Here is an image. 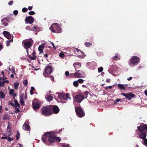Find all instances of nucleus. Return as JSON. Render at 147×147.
<instances>
[{
    "label": "nucleus",
    "instance_id": "f257e3e1",
    "mask_svg": "<svg viewBox=\"0 0 147 147\" xmlns=\"http://www.w3.org/2000/svg\"><path fill=\"white\" fill-rule=\"evenodd\" d=\"M42 114L44 116H48L52 113V108L50 106L43 107L41 109Z\"/></svg>",
    "mask_w": 147,
    "mask_h": 147
},
{
    "label": "nucleus",
    "instance_id": "f03ea898",
    "mask_svg": "<svg viewBox=\"0 0 147 147\" xmlns=\"http://www.w3.org/2000/svg\"><path fill=\"white\" fill-rule=\"evenodd\" d=\"M50 30L54 33H60L61 32V28L57 23H54L50 27Z\"/></svg>",
    "mask_w": 147,
    "mask_h": 147
},
{
    "label": "nucleus",
    "instance_id": "7ed1b4c3",
    "mask_svg": "<svg viewBox=\"0 0 147 147\" xmlns=\"http://www.w3.org/2000/svg\"><path fill=\"white\" fill-rule=\"evenodd\" d=\"M33 43V42L32 40L25 41L24 43V47L26 50V51L28 55V49L31 48Z\"/></svg>",
    "mask_w": 147,
    "mask_h": 147
},
{
    "label": "nucleus",
    "instance_id": "20e7f679",
    "mask_svg": "<svg viewBox=\"0 0 147 147\" xmlns=\"http://www.w3.org/2000/svg\"><path fill=\"white\" fill-rule=\"evenodd\" d=\"M53 71V67L49 65H47L45 68V71L43 73L44 76L46 78L48 77L47 75L51 73Z\"/></svg>",
    "mask_w": 147,
    "mask_h": 147
},
{
    "label": "nucleus",
    "instance_id": "39448f33",
    "mask_svg": "<svg viewBox=\"0 0 147 147\" xmlns=\"http://www.w3.org/2000/svg\"><path fill=\"white\" fill-rule=\"evenodd\" d=\"M75 111L77 116L79 117H82L85 115V113L82 109L80 107L75 108Z\"/></svg>",
    "mask_w": 147,
    "mask_h": 147
},
{
    "label": "nucleus",
    "instance_id": "423d86ee",
    "mask_svg": "<svg viewBox=\"0 0 147 147\" xmlns=\"http://www.w3.org/2000/svg\"><path fill=\"white\" fill-rule=\"evenodd\" d=\"M73 51L75 54L78 55V57L80 58H83L84 57V56L82 55L84 54L79 49L76 48H74L73 49Z\"/></svg>",
    "mask_w": 147,
    "mask_h": 147
},
{
    "label": "nucleus",
    "instance_id": "0eeeda50",
    "mask_svg": "<svg viewBox=\"0 0 147 147\" xmlns=\"http://www.w3.org/2000/svg\"><path fill=\"white\" fill-rule=\"evenodd\" d=\"M65 92H60L58 94V97L61 99H63L66 100L67 98H70L69 95V93L65 94Z\"/></svg>",
    "mask_w": 147,
    "mask_h": 147
},
{
    "label": "nucleus",
    "instance_id": "6e6552de",
    "mask_svg": "<svg viewBox=\"0 0 147 147\" xmlns=\"http://www.w3.org/2000/svg\"><path fill=\"white\" fill-rule=\"evenodd\" d=\"M130 61L132 64H137L140 62L139 58L136 56H133L130 59Z\"/></svg>",
    "mask_w": 147,
    "mask_h": 147
},
{
    "label": "nucleus",
    "instance_id": "1a4fd4ad",
    "mask_svg": "<svg viewBox=\"0 0 147 147\" xmlns=\"http://www.w3.org/2000/svg\"><path fill=\"white\" fill-rule=\"evenodd\" d=\"M32 106L34 110L38 109L40 107L39 102L36 99H34L33 100Z\"/></svg>",
    "mask_w": 147,
    "mask_h": 147
},
{
    "label": "nucleus",
    "instance_id": "9d476101",
    "mask_svg": "<svg viewBox=\"0 0 147 147\" xmlns=\"http://www.w3.org/2000/svg\"><path fill=\"white\" fill-rule=\"evenodd\" d=\"M138 129L140 131L147 132V125L145 124L141 125L138 127Z\"/></svg>",
    "mask_w": 147,
    "mask_h": 147
},
{
    "label": "nucleus",
    "instance_id": "9b49d317",
    "mask_svg": "<svg viewBox=\"0 0 147 147\" xmlns=\"http://www.w3.org/2000/svg\"><path fill=\"white\" fill-rule=\"evenodd\" d=\"M117 86L118 88L121 90L126 91L129 89V88L128 87V85L127 84H118Z\"/></svg>",
    "mask_w": 147,
    "mask_h": 147
},
{
    "label": "nucleus",
    "instance_id": "f8f14e48",
    "mask_svg": "<svg viewBox=\"0 0 147 147\" xmlns=\"http://www.w3.org/2000/svg\"><path fill=\"white\" fill-rule=\"evenodd\" d=\"M55 136L54 135L50 132L49 133V137L48 141L51 143H54L55 141Z\"/></svg>",
    "mask_w": 147,
    "mask_h": 147
},
{
    "label": "nucleus",
    "instance_id": "ddd939ff",
    "mask_svg": "<svg viewBox=\"0 0 147 147\" xmlns=\"http://www.w3.org/2000/svg\"><path fill=\"white\" fill-rule=\"evenodd\" d=\"M26 23L32 24L34 21V18L31 16L27 17L25 19Z\"/></svg>",
    "mask_w": 147,
    "mask_h": 147
},
{
    "label": "nucleus",
    "instance_id": "4468645a",
    "mask_svg": "<svg viewBox=\"0 0 147 147\" xmlns=\"http://www.w3.org/2000/svg\"><path fill=\"white\" fill-rule=\"evenodd\" d=\"M121 94L125 96L126 98L129 100H131L132 98L134 97L135 96L134 94H133L131 93L126 94L122 93H121Z\"/></svg>",
    "mask_w": 147,
    "mask_h": 147
},
{
    "label": "nucleus",
    "instance_id": "2eb2a0df",
    "mask_svg": "<svg viewBox=\"0 0 147 147\" xmlns=\"http://www.w3.org/2000/svg\"><path fill=\"white\" fill-rule=\"evenodd\" d=\"M49 132H47L45 133L42 136V140L43 143H46L47 142V139L49 138Z\"/></svg>",
    "mask_w": 147,
    "mask_h": 147
},
{
    "label": "nucleus",
    "instance_id": "dca6fc26",
    "mask_svg": "<svg viewBox=\"0 0 147 147\" xmlns=\"http://www.w3.org/2000/svg\"><path fill=\"white\" fill-rule=\"evenodd\" d=\"M73 65L75 69L77 71L79 72L80 71V70H78L81 66V64L80 63L78 62H75L73 64Z\"/></svg>",
    "mask_w": 147,
    "mask_h": 147
},
{
    "label": "nucleus",
    "instance_id": "f3484780",
    "mask_svg": "<svg viewBox=\"0 0 147 147\" xmlns=\"http://www.w3.org/2000/svg\"><path fill=\"white\" fill-rule=\"evenodd\" d=\"M140 134L138 135V137L140 139H144L146 138V133L147 132L145 131H140Z\"/></svg>",
    "mask_w": 147,
    "mask_h": 147
},
{
    "label": "nucleus",
    "instance_id": "a211bd4d",
    "mask_svg": "<svg viewBox=\"0 0 147 147\" xmlns=\"http://www.w3.org/2000/svg\"><path fill=\"white\" fill-rule=\"evenodd\" d=\"M84 97L81 95H78L76 96V99L77 102L80 103L84 99Z\"/></svg>",
    "mask_w": 147,
    "mask_h": 147
},
{
    "label": "nucleus",
    "instance_id": "6ab92c4d",
    "mask_svg": "<svg viewBox=\"0 0 147 147\" xmlns=\"http://www.w3.org/2000/svg\"><path fill=\"white\" fill-rule=\"evenodd\" d=\"M3 78V77L0 78V86L3 87L5 85L4 84L5 83H8L9 81L8 80H5V78H3L2 81L1 79Z\"/></svg>",
    "mask_w": 147,
    "mask_h": 147
},
{
    "label": "nucleus",
    "instance_id": "aec40b11",
    "mask_svg": "<svg viewBox=\"0 0 147 147\" xmlns=\"http://www.w3.org/2000/svg\"><path fill=\"white\" fill-rule=\"evenodd\" d=\"M53 113L55 114L58 113L59 111L58 107L56 105H54L52 108Z\"/></svg>",
    "mask_w": 147,
    "mask_h": 147
},
{
    "label": "nucleus",
    "instance_id": "412c9836",
    "mask_svg": "<svg viewBox=\"0 0 147 147\" xmlns=\"http://www.w3.org/2000/svg\"><path fill=\"white\" fill-rule=\"evenodd\" d=\"M4 36L7 39H9L11 37V34L10 33L7 31H4L3 32Z\"/></svg>",
    "mask_w": 147,
    "mask_h": 147
},
{
    "label": "nucleus",
    "instance_id": "4be33fe9",
    "mask_svg": "<svg viewBox=\"0 0 147 147\" xmlns=\"http://www.w3.org/2000/svg\"><path fill=\"white\" fill-rule=\"evenodd\" d=\"M81 73H79L78 72H76L74 73V77L76 78H82V74L84 73V72L83 71H80Z\"/></svg>",
    "mask_w": 147,
    "mask_h": 147
},
{
    "label": "nucleus",
    "instance_id": "5701e85b",
    "mask_svg": "<svg viewBox=\"0 0 147 147\" xmlns=\"http://www.w3.org/2000/svg\"><path fill=\"white\" fill-rule=\"evenodd\" d=\"M40 28L37 26H34L31 28V30L38 32L40 30Z\"/></svg>",
    "mask_w": 147,
    "mask_h": 147
},
{
    "label": "nucleus",
    "instance_id": "b1692460",
    "mask_svg": "<svg viewBox=\"0 0 147 147\" xmlns=\"http://www.w3.org/2000/svg\"><path fill=\"white\" fill-rule=\"evenodd\" d=\"M22 129L28 131L30 129V126L28 124L24 123L23 125Z\"/></svg>",
    "mask_w": 147,
    "mask_h": 147
},
{
    "label": "nucleus",
    "instance_id": "393cba45",
    "mask_svg": "<svg viewBox=\"0 0 147 147\" xmlns=\"http://www.w3.org/2000/svg\"><path fill=\"white\" fill-rule=\"evenodd\" d=\"M45 98L48 101H50L52 100L53 97L51 95H47L45 96Z\"/></svg>",
    "mask_w": 147,
    "mask_h": 147
},
{
    "label": "nucleus",
    "instance_id": "a878e982",
    "mask_svg": "<svg viewBox=\"0 0 147 147\" xmlns=\"http://www.w3.org/2000/svg\"><path fill=\"white\" fill-rule=\"evenodd\" d=\"M32 55L33 57L31 56L30 55H28V57L32 60H35L36 58V56L35 55V52L34 51L32 53Z\"/></svg>",
    "mask_w": 147,
    "mask_h": 147
},
{
    "label": "nucleus",
    "instance_id": "bb28decb",
    "mask_svg": "<svg viewBox=\"0 0 147 147\" xmlns=\"http://www.w3.org/2000/svg\"><path fill=\"white\" fill-rule=\"evenodd\" d=\"M44 47V45L42 44L40 45L38 48V50L40 52V53L43 52V51Z\"/></svg>",
    "mask_w": 147,
    "mask_h": 147
},
{
    "label": "nucleus",
    "instance_id": "cd10ccee",
    "mask_svg": "<svg viewBox=\"0 0 147 147\" xmlns=\"http://www.w3.org/2000/svg\"><path fill=\"white\" fill-rule=\"evenodd\" d=\"M113 59L116 61L119 60L120 59L119 55L118 54H116L115 56L112 57Z\"/></svg>",
    "mask_w": 147,
    "mask_h": 147
},
{
    "label": "nucleus",
    "instance_id": "c85d7f7f",
    "mask_svg": "<svg viewBox=\"0 0 147 147\" xmlns=\"http://www.w3.org/2000/svg\"><path fill=\"white\" fill-rule=\"evenodd\" d=\"M9 117L8 114H5L3 115V120H7L9 119Z\"/></svg>",
    "mask_w": 147,
    "mask_h": 147
},
{
    "label": "nucleus",
    "instance_id": "c756f323",
    "mask_svg": "<svg viewBox=\"0 0 147 147\" xmlns=\"http://www.w3.org/2000/svg\"><path fill=\"white\" fill-rule=\"evenodd\" d=\"M14 101L15 104V107H14L16 109L17 107H20V105L18 103L17 100H15Z\"/></svg>",
    "mask_w": 147,
    "mask_h": 147
},
{
    "label": "nucleus",
    "instance_id": "7c9ffc66",
    "mask_svg": "<svg viewBox=\"0 0 147 147\" xmlns=\"http://www.w3.org/2000/svg\"><path fill=\"white\" fill-rule=\"evenodd\" d=\"M4 19H2L1 20L2 23V25H4L5 26H7L8 25V23L7 22L4 21Z\"/></svg>",
    "mask_w": 147,
    "mask_h": 147
},
{
    "label": "nucleus",
    "instance_id": "2f4dec72",
    "mask_svg": "<svg viewBox=\"0 0 147 147\" xmlns=\"http://www.w3.org/2000/svg\"><path fill=\"white\" fill-rule=\"evenodd\" d=\"M142 140L143 141H142V142L143 144L147 146V139L145 138Z\"/></svg>",
    "mask_w": 147,
    "mask_h": 147
},
{
    "label": "nucleus",
    "instance_id": "473e14b6",
    "mask_svg": "<svg viewBox=\"0 0 147 147\" xmlns=\"http://www.w3.org/2000/svg\"><path fill=\"white\" fill-rule=\"evenodd\" d=\"M87 47H88L92 46V44L89 42H85L84 44Z\"/></svg>",
    "mask_w": 147,
    "mask_h": 147
},
{
    "label": "nucleus",
    "instance_id": "72a5a7b5",
    "mask_svg": "<svg viewBox=\"0 0 147 147\" xmlns=\"http://www.w3.org/2000/svg\"><path fill=\"white\" fill-rule=\"evenodd\" d=\"M19 85V83L18 82H15L14 83V86L16 89H17Z\"/></svg>",
    "mask_w": 147,
    "mask_h": 147
},
{
    "label": "nucleus",
    "instance_id": "f704fd0d",
    "mask_svg": "<svg viewBox=\"0 0 147 147\" xmlns=\"http://www.w3.org/2000/svg\"><path fill=\"white\" fill-rule=\"evenodd\" d=\"M9 123H8L7 129V133L11 132V127L9 126Z\"/></svg>",
    "mask_w": 147,
    "mask_h": 147
},
{
    "label": "nucleus",
    "instance_id": "c9c22d12",
    "mask_svg": "<svg viewBox=\"0 0 147 147\" xmlns=\"http://www.w3.org/2000/svg\"><path fill=\"white\" fill-rule=\"evenodd\" d=\"M73 85L74 86H75L76 87H78V85H79V84H78V81H74L73 82Z\"/></svg>",
    "mask_w": 147,
    "mask_h": 147
},
{
    "label": "nucleus",
    "instance_id": "e433bc0d",
    "mask_svg": "<svg viewBox=\"0 0 147 147\" xmlns=\"http://www.w3.org/2000/svg\"><path fill=\"white\" fill-rule=\"evenodd\" d=\"M2 19H4V21L8 22L9 21V18L8 17L3 18Z\"/></svg>",
    "mask_w": 147,
    "mask_h": 147
},
{
    "label": "nucleus",
    "instance_id": "4c0bfd02",
    "mask_svg": "<svg viewBox=\"0 0 147 147\" xmlns=\"http://www.w3.org/2000/svg\"><path fill=\"white\" fill-rule=\"evenodd\" d=\"M5 96V95L4 94L3 92H0V98H4Z\"/></svg>",
    "mask_w": 147,
    "mask_h": 147
},
{
    "label": "nucleus",
    "instance_id": "58836bf2",
    "mask_svg": "<svg viewBox=\"0 0 147 147\" xmlns=\"http://www.w3.org/2000/svg\"><path fill=\"white\" fill-rule=\"evenodd\" d=\"M20 136V133L18 131L17 132V134H16V140H18L19 139Z\"/></svg>",
    "mask_w": 147,
    "mask_h": 147
},
{
    "label": "nucleus",
    "instance_id": "ea45409f",
    "mask_svg": "<svg viewBox=\"0 0 147 147\" xmlns=\"http://www.w3.org/2000/svg\"><path fill=\"white\" fill-rule=\"evenodd\" d=\"M9 94L13 96V98H15V97L16 96L17 94L16 93L14 92H9Z\"/></svg>",
    "mask_w": 147,
    "mask_h": 147
},
{
    "label": "nucleus",
    "instance_id": "a19ab883",
    "mask_svg": "<svg viewBox=\"0 0 147 147\" xmlns=\"http://www.w3.org/2000/svg\"><path fill=\"white\" fill-rule=\"evenodd\" d=\"M24 99H20V102L21 104V105H22L24 106Z\"/></svg>",
    "mask_w": 147,
    "mask_h": 147
},
{
    "label": "nucleus",
    "instance_id": "79ce46f5",
    "mask_svg": "<svg viewBox=\"0 0 147 147\" xmlns=\"http://www.w3.org/2000/svg\"><path fill=\"white\" fill-rule=\"evenodd\" d=\"M103 70V68L102 67H100L98 69V71L99 72H101Z\"/></svg>",
    "mask_w": 147,
    "mask_h": 147
},
{
    "label": "nucleus",
    "instance_id": "37998d69",
    "mask_svg": "<svg viewBox=\"0 0 147 147\" xmlns=\"http://www.w3.org/2000/svg\"><path fill=\"white\" fill-rule=\"evenodd\" d=\"M84 80L81 79H80L78 80V83H79L80 84H82L83 83Z\"/></svg>",
    "mask_w": 147,
    "mask_h": 147
},
{
    "label": "nucleus",
    "instance_id": "c03bdc74",
    "mask_svg": "<svg viewBox=\"0 0 147 147\" xmlns=\"http://www.w3.org/2000/svg\"><path fill=\"white\" fill-rule=\"evenodd\" d=\"M7 139L8 141L10 142L11 141L13 140L14 139V138L11 137H7Z\"/></svg>",
    "mask_w": 147,
    "mask_h": 147
},
{
    "label": "nucleus",
    "instance_id": "a18cd8bd",
    "mask_svg": "<svg viewBox=\"0 0 147 147\" xmlns=\"http://www.w3.org/2000/svg\"><path fill=\"white\" fill-rule=\"evenodd\" d=\"M55 141H57L59 142L61 140V139L59 137H57L55 136Z\"/></svg>",
    "mask_w": 147,
    "mask_h": 147
},
{
    "label": "nucleus",
    "instance_id": "49530a36",
    "mask_svg": "<svg viewBox=\"0 0 147 147\" xmlns=\"http://www.w3.org/2000/svg\"><path fill=\"white\" fill-rule=\"evenodd\" d=\"M28 14L30 15H33L35 14V13L34 11H31L28 12Z\"/></svg>",
    "mask_w": 147,
    "mask_h": 147
},
{
    "label": "nucleus",
    "instance_id": "de8ad7c7",
    "mask_svg": "<svg viewBox=\"0 0 147 147\" xmlns=\"http://www.w3.org/2000/svg\"><path fill=\"white\" fill-rule=\"evenodd\" d=\"M28 82L27 80H25L23 82V84H24L25 86H26L27 85Z\"/></svg>",
    "mask_w": 147,
    "mask_h": 147
},
{
    "label": "nucleus",
    "instance_id": "09e8293b",
    "mask_svg": "<svg viewBox=\"0 0 147 147\" xmlns=\"http://www.w3.org/2000/svg\"><path fill=\"white\" fill-rule=\"evenodd\" d=\"M22 11L23 12H26L28 11V9L25 7H24L22 10Z\"/></svg>",
    "mask_w": 147,
    "mask_h": 147
},
{
    "label": "nucleus",
    "instance_id": "8fccbe9b",
    "mask_svg": "<svg viewBox=\"0 0 147 147\" xmlns=\"http://www.w3.org/2000/svg\"><path fill=\"white\" fill-rule=\"evenodd\" d=\"M121 100V99L118 98H117L115 101L114 104H116L117 102H118Z\"/></svg>",
    "mask_w": 147,
    "mask_h": 147
},
{
    "label": "nucleus",
    "instance_id": "3c124183",
    "mask_svg": "<svg viewBox=\"0 0 147 147\" xmlns=\"http://www.w3.org/2000/svg\"><path fill=\"white\" fill-rule=\"evenodd\" d=\"M61 147H70V146L68 144H63L61 146Z\"/></svg>",
    "mask_w": 147,
    "mask_h": 147
},
{
    "label": "nucleus",
    "instance_id": "603ef678",
    "mask_svg": "<svg viewBox=\"0 0 147 147\" xmlns=\"http://www.w3.org/2000/svg\"><path fill=\"white\" fill-rule=\"evenodd\" d=\"M59 56L63 58L65 57V55L64 53H61L60 54Z\"/></svg>",
    "mask_w": 147,
    "mask_h": 147
},
{
    "label": "nucleus",
    "instance_id": "864d4df0",
    "mask_svg": "<svg viewBox=\"0 0 147 147\" xmlns=\"http://www.w3.org/2000/svg\"><path fill=\"white\" fill-rule=\"evenodd\" d=\"M18 13V11L17 10H15L13 11V13L15 15H17Z\"/></svg>",
    "mask_w": 147,
    "mask_h": 147
},
{
    "label": "nucleus",
    "instance_id": "5fc2aeb1",
    "mask_svg": "<svg viewBox=\"0 0 147 147\" xmlns=\"http://www.w3.org/2000/svg\"><path fill=\"white\" fill-rule=\"evenodd\" d=\"M9 102L10 105H11L12 106H13V107H15V104L13 102H11V101H9Z\"/></svg>",
    "mask_w": 147,
    "mask_h": 147
},
{
    "label": "nucleus",
    "instance_id": "6e6d98bb",
    "mask_svg": "<svg viewBox=\"0 0 147 147\" xmlns=\"http://www.w3.org/2000/svg\"><path fill=\"white\" fill-rule=\"evenodd\" d=\"M10 42L9 41V40H7V44H6V46H7V47H9L10 45Z\"/></svg>",
    "mask_w": 147,
    "mask_h": 147
},
{
    "label": "nucleus",
    "instance_id": "4d7b16f0",
    "mask_svg": "<svg viewBox=\"0 0 147 147\" xmlns=\"http://www.w3.org/2000/svg\"><path fill=\"white\" fill-rule=\"evenodd\" d=\"M35 90V88L34 87H31V90H30V92H32L33 91Z\"/></svg>",
    "mask_w": 147,
    "mask_h": 147
},
{
    "label": "nucleus",
    "instance_id": "13d9d810",
    "mask_svg": "<svg viewBox=\"0 0 147 147\" xmlns=\"http://www.w3.org/2000/svg\"><path fill=\"white\" fill-rule=\"evenodd\" d=\"M24 93H22L21 94V95H20V99H24Z\"/></svg>",
    "mask_w": 147,
    "mask_h": 147
},
{
    "label": "nucleus",
    "instance_id": "bf43d9fd",
    "mask_svg": "<svg viewBox=\"0 0 147 147\" xmlns=\"http://www.w3.org/2000/svg\"><path fill=\"white\" fill-rule=\"evenodd\" d=\"M51 78V80L52 81H54V77L53 76H48Z\"/></svg>",
    "mask_w": 147,
    "mask_h": 147
},
{
    "label": "nucleus",
    "instance_id": "052dcab7",
    "mask_svg": "<svg viewBox=\"0 0 147 147\" xmlns=\"http://www.w3.org/2000/svg\"><path fill=\"white\" fill-rule=\"evenodd\" d=\"M13 3V1H10L8 3V5H12Z\"/></svg>",
    "mask_w": 147,
    "mask_h": 147
},
{
    "label": "nucleus",
    "instance_id": "680f3d73",
    "mask_svg": "<svg viewBox=\"0 0 147 147\" xmlns=\"http://www.w3.org/2000/svg\"><path fill=\"white\" fill-rule=\"evenodd\" d=\"M65 74L66 76H69V72L68 71H67L65 72Z\"/></svg>",
    "mask_w": 147,
    "mask_h": 147
},
{
    "label": "nucleus",
    "instance_id": "e2e57ef3",
    "mask_svg": "<svg viewBox=\"0 0 147 147\" xmlns=\"http://www.w3.org/2000/svg\"><path fill=\"white\" fill-rule=\"evenodd\" d=\"M74 76V74H73V73L70 74H69V77H73Z\"/></svg>",
    "mask_w": 147,
    "mask_h": 147
},
{
    "label": "nucleus",
    "instance_id": "0e129e2a",
    "mask_svg": "<svg viewBox=\"0 0 147 147\" xmlns=\"http://www.w3.org/2000/svg\"><path fill=\"white\" fill-rule=\"evenodd\" d=\"M26 29L29 30H31V28L29 26H26Z\"/></svg>",
    "mask_w": 147,
    "mask_h": 147
},
{
    "label": "nucleus",
    "instance_id": "69168bd1",
    "mask_svg": "<svg viewBox=\"0 0 147 147\" xmlns=\"http://www.w3.org/2000/svg\"><path fill=\"white\" fill-rule=\"evenodd\" d=\"M32 6H29L28 8V9L29 10H31L32 9Z\"/></svg>",
    "mask_w": 147,
    "mask_h": 147
},
{
    "label": "nucleus",
    "instance_id": "338daca9",
    "mask_svg": "<svg viewBox=\"0 0 147 147\" xmlns=\"http://www.w3.org/2000/svg\"><path fill=\"white\" fill-rule=\"evenodd\" d=\"M11 134L12 133H11V132L7 133V136H8V137H9V136H10L11 135Z\"/></svg>",
    "mask_w": 147,
    "mask_h": 147
},
{
    "label": "nucleus",
    "instance_id": "774afa93",
    "mask_svg": "<svg viewBox=\"0 0 147 147\" xmlns=\"http://www.w3.org/2000/svg\"><path fill=\"white\" fill-rule=\"evenodd\" d=\"M110 79L109 78H107L106 80V82H110Z\"/></svg>",
    "mask_w": 147,
    "mask_h": 147
}]
</instances>
